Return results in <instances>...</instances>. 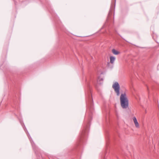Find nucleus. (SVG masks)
<instances>
[{
  "mask_svg": "<svg viewBox=\"0 0 159 159\" xmlns=\"http://www.w3.org/2000/svg\"><path fill=\"white\" fill-rule=\"evenodd\" d=\"M120 100L121 107L124 109L127 108L129 105V100L125 93L121 94Z\"/></svg>",
  "mask_w": 159,
  "mask_h": 159,
  "instance_id": "1",
  "label": "nucleus"
},
{
  "mask_svg": "<svg viewBox=\"0 0 159 159\" xmlns=\"http://www.w3.org/2000/svg\"><path fill=\"white\" fill-rule=\"evenodd\" d=\"M112 87L114 89L115 92L116 93L117 96H119L120 95V86L117 82H115L112 85Z\"/></svg>",
  "mask_w": 159,
  "mask_h": 159,
  "instance_id": "2",
  "label": "nucleus"
},
{
  "mask_svg": "<svg viewBox=\"0 0 159 159\" xmlns=\"http://www.w3.org/2000/svg\"><path fill=\"white\" fill-rule=\"evenodd\" d=\"M88 125L86 124L84 126L82 132V137H83L85 135V134H86L88 130Z\"/></svg>",
  "mask_w": 159,
  "mask_h": 159,
  "instance_id": "3",
  "label": "nucleus"
},
{
  "mask_svg": "<svg viewBox=\"0 0 159 159\" xmlns=\"http://www.w3.org/2000/svg\"><path fill=\"white\" fill-rule=\"evenodd\" d=\"M133 120L134 121V122L135 124V126L137 128H138L139 127V125L137 121V120L135 117H133Z\"/></svg>",
  "mask_w": 159,
  "mask_h": 159,
  "instance_id": "4",
  "label": "nucleus"
},
{
  "mask_svg": "<svg viewBox=\"0 0 159 159\" xmlns=\"http://www.w3.org/2000/svg\"><path fill=\"white\" fill-rule=\"evenodd\" d=\"M103 81V78H100V77L98 78V82L100 84H102Z\"/></svg>",
  "mask_w": 159,
  "mask_h": 159,
  "instance_id": "5",
  "label": "nucleus"
},
{
  "mask_svg": "<svg viewBox=\"0 0 159 159\" xmlns=\"http://www.w3.org/2000/svg\"><path fill=\"white\" fill-rule=\"evenodd\" d=\"M115 57L113 56H111L110 57V62L111 64L114 63V61L115 60Z\"/></svg>",
  "mask_w": 159,
  "mask_h": 159,
  "instance_id": "6",
  "label": "nucleus"
},
{
  "mask_svg": "<svg viewBox=\"0 0 159 159\" xmlns=\"http://www.w3.org/2000/svg\"><path fill=\"white\" fill-rule=\"evenodd\" d=\"M112 53L115 55H117L119 54L120 52L118 51L113 49L112 50Z\"/></svg>",
  "mask_w": 159,
  "mask_h": 159,
  "instance_id": "7",
  "label": "nucleus"
},
{
  "mask_svg": "<svg viewBox=\"0 0 159 159\" xmlns=\"http://www.w3.org/2000/svg\"><path fill=\"white\" fill-rule=\"evenodd\" d=\"M31 143L32 147H33L34 149L35 150V144H34V143H32V142L31 141Z\"/></svg>",
  "mask_w": 159,
  "mask_h": 159,
  "instance_id": "8",
  "label": "nucleus"
}]
</instances>
